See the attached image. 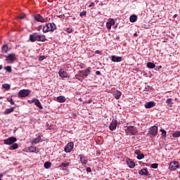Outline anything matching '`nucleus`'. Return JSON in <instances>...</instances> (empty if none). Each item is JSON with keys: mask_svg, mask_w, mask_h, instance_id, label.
Masks as SVG:
<instances>
[{"mask_svg": "<svg viewBox=\"0 0 180 180\" xmlns=\"http://www.w3.org/2000/svg\"><path fill=\"white\" fill-rule=\"evenodd\" d=\"M2 176H4V174H0V180H2Z\"/></svg>", "mask_w": 180, "mask_h": 180, "instance_id": "obj_49", "label": "nucleus"}, {"mask_svg": "<svg viewBox=\"0 0 180 180\" xmlns=\"http://www.w3.org/2000/svg\"><path fill=\"white\" fill-rule=\"evenodd\" d=\"M19 145L18 143H13L10 147L9 150H18Z\"/></svg>", "mask_w": 180, "mask_h": 180, "instance_id": "obj_30", "label": "nucleus"}, {"mask_svg": "<svg viewBox=\"0 0 180 180\" xmlns=\"http://www.w3.org/2000/svg\"><path fill=\"white\" fill-rule=\"evenodd\" d=\"M15 110V107H11L10 108L6 109L4 111V115H9L10 113H12Z\"/></svg>", "mask_w": 180, "mask_h": 180, "instance_id": "obj_25", "label": "nucleus"}, {"mask_svg": "<svg viewBox=\"0 0 180 180\" xmlns=\"http://www.w3.org/2000/svg\"><path fill=\"white\" fill-rule=\"evenodd\" d=\"M91 73V70L89 69H86L84 72L81 73V75L82 77V79L79 78V75H76L75 77L77 79H79V81H82L84 78H86L88 77V75Z\"/></svg>", "mask_w": 180, "mask_h": 180, "instance_id": "obj_7", "label": "nucleus"}, {"mask_svg": "<svg viewBox=\"0 0 180 180\" xmlns=\"http://www.w3.org/2000/svg\"><path fill=\"white\" fill-rule=\"evenodd\" d=\"M95 53H96V54H101V51L97 50L95 51Z\"/></svg>", "mask_w": 180, "mask_h": 180, "instance_id": "obj_47", "label": "nucleus"}, {"mask_svg": "<svg viewBox=\"0 0 180 180\" xmlns=\"http://www.w3.org/2000/svg\"><path fill=\"white\" fill-rule=\"evenodd\" d=\"M147 67H148V68H150L151 70H153V68H155V64H154L151 62H148L147 63Z\"/></svg>", "mask_w": 180, "mask_h": 180, "instance_id": "obj_32", "label": "nucleus"}, {"mask_svg": "<svg viewBox=\"0 0 180 180\" xmlns=\"http://www.w3.org/2000/svg\"><path fill=\"white\" fill-rule=\"evenodd\" d=\"M96 75H101V72L96 71Z\"/></svg>", "mask_w": 180, "mask_h": 180, "instance_id": "obj_48", "label": "nucleus"}, {"mask_svg": "<svg viewBox=\"0 0 180 180\" xmlns=\"http://www.w3.org/2000/svg\"><path fill=\"white\" fill-rule=\"evenodd\" d=\"M28 150L30 151V153H38L39 151H37V148L35 146H30L28 148Z\"/></svg>", "mask_w": 180, "mask_h": 180, "instance_id": "obj_27", "label": "nucleus"}, {"mask_svg": "<svg viewBox=\"0 0 180 180\" xmlns=\"http://www.w3.org/2000/svg\"><path fill=\"white\" fill-rule=\"evenodd\" d=\"M127 134H131V136H134L137 133V128H136L134 126H128L127 129Z\"/></svg>", "mask_w": 180, "mask_h": 180, "instance_id": "obj_5", "label": "nucleus"}, {"mask_svg": "<svg viewBox=\"0 0 180 180\" xmlns=\"http://www.w3.org/2000/svg\"><path fill=\"white\" fill-rule=\"evenodd\" d=\"M2 68H3L2 65H0V70H2Z\"/></svg>", "mask_w": 180, "mask_h": 180, "instance_id": "obj_52", "label": "nucleus"}, {"mask_svg": "<svg viewBox=\"0 0 180 180\" xmlns=\"http://www.w3.org/2000/svg\"><path fill=\"white\" fill-rule=\"evenodd\" d=\"M1 51L2 53H8V45L4 44L1 47Z\"/></svg>", "mask_w": 180, "mask_h": 180, "instance_id": "obj_31", "label": "nucleus"}, {"mask_svg": "<svg viewBox=\"0 0 180 180\" xmlns=\"http://www.w3.org/2000/svg\"><path fill=\"white\" fill-rule=\"evenodd\" d=\"M95 5V3L92 2L91 4H89V8H92Z\"/></svg>", "mask_w": 180, "mask_h": 180, "instance_id": "obj_46", "label": "nucleus"}, {"mask_svg": "<svg viewBox=\"0 0 180 180\" xmlns=\"http://www.w3.org/2000/svg\"><path fill=\"white\" fill-rule=\"evenodd\" d=\"M58 75L60 78H68V74L67 72L64 71L63 69H60L58 72Z\"/></svg>", "mask_w": 180, "mask_h": 180, "instance_id": "obj_15", "label": "nucleus"}, {"mask_svg": "<svg viewBox=\"0 0 180 180\" xmlns=\"http://www.w3.org/2000/svg\"><path fill=\"white\" fill-rule=\"evenodd\" d=\"M139 174L140 175H146V176H150V173L148 172V170H146V169H142L139 170Z\"/></svg>", "mask_w": 180, "mask_h": 180, "instance_id": "obj_21", "label": "nucleus"}, {"mask_svg": "<svg viewBox=\"0 0 180 180\" xmlns=\"http://www.w3.org/2000/svg\"><path fill=\"white\" fill-rule=\"evenodd\" d=\"M57 102H59V103H64L65 102V97L63 96H59L56 98Z\"/></svg>", "mask_w": 180, "mask_h": 180, "instance_id": "obj_24", "label": "nucleus"}, {"mask_svg": "<svg viewBox=\"0 0 180 180\" xmlns=\"http://www.w3.org/2000/svg\"><path fill=\"white\" fill-rule=\"evenodd\" d=\"M155 106V102L154 101H149L145 103V108L146 109H151V108H154Z\"/></svg>", "mask_w": 180, "mask_h": 180, "instance_id": "obj_17", "label": "nucleus"}, {"mask_svg": "<svg viewBox=\"0 0 180 180\" xmlns=\"http://www.w3.org/2000/svg\"><path fill=\"white\" fill-rule=\"evenodd\" d=\"M4 70H6V71H7V72H12V68L11 66L5 67Z\"/></svg>", "mask_w": 180, "mask_h": 180, "instance_id": "obj_36", "label": "nucleus"}, {"mask_svg": "<svg viewBox=\"0 0 180 180\" xmlns=\"http://www.w3.org/2000/svg\"><path fill=\"white\" fill-rule=\"evenodd\" d=\"M74 149V143L69 142L65 147L64 151L65 153H71Z\"/></svg>", "mask_w": 180, "mask_h": 180, "instance_id": "obj_8", "label": "nucleus"}, {"mask_svg": "<svg viewBox=\"0 0 180 180\" xmlns=\"http://www.w3.org/2000/svg\"><path fill=\"white\" fill-rule=\"evenodd\" d=\"M129 21L131 22V23H134V22L137 21V15H132L129 18Z\"/></svg>", "mask_w": 180, "mask_h": 180, "instance_id": "obj_28", "label": "nucleus"}, {"mask_svg": "<svg viewBox=\"0 0 180 180\" xmlns=\"http://www.w3.org/2000/svg\"><path fill=\"white\" fill-rule=\"evenodd\" d=\"M14 60H16V55L15 53H11L6 56V60L12 63Z\"/></svg>", "mask_w": 180, "mask_h": 180, "instance_id": "obj_14", "label": "nucleus"}, {"mask_svg": "<svg viewBox=\"0 0 180 180\" xmlns=\"http://www.w3.org/2000/svg\"><path fill=\"white\" fill-rule=\"evenodd\" d=\"M56 26L54 22H49L46 24L42 29L44 33H47L49 32H54L56 30Z\"/></svg>", "mask_w": 180, "mask_h": 180, "instance_id": "obj_2", "label": "nucleus"}, {"mask_svg": "<svg viewBox=\"0 0 180 180\" xmlns=\"http://www.w3.org/2000/svg\"><path fill=\"white\" fill-rule=\"evenodd\" d=\"M144 158V155L143 153H141L137 156V160H143Z\"/></svg>", "mask_w": 180, "mask_h": 180, "instance_id": "obj_40", "label": "nucleus"}, {"mask_svg": "<svg viewBox=\"0 0 180 180\" xmlns=\"http://www.w3.org/2000/svg\"><path fill=\"white\" fill-rule=\"evenodd\" d=\"M176 16H178L176 14V15H174V18H176Z\"/></svg>", "mask_w": 180, "mask_h": 180, "instance_id": "obj_55", "label": "nucleus"}, {"mask_svg": "<svg viewBox=\"0 0 180 180\" xmlns=\"http://www.w3.org/2000/svg\"><path fill=\"white\" fill-rule=\"evenodd\" d=\"M135 154L139 156L141 154V152L139 150H137L135 151Z\"/></svg>", "mask_w": 180, "mask_h": 180, "instance_id": "obj_44", "label": "nucleus"}, {"mask_svg": "<svg viewBox=\"0 0 180 180\" xmlns=\"http://www.w3.org/2000/svg\"><path fill=\"white\" fill-rule=\"evenodd\" d=\"M134 36H135V37H137V36H139V34H137V33H134Z\"/></svg>", "mask_w": 180, "mask_h": 180, "instance_id": "obj_50", "label": "nucleus"}, {"mask_svg": "<svg viewBox=\"0 0 180 180\" xmlns=\"http://www.w3.org/2000/svg\"><path fill=\"white\" fill-rule=\"evenodd\" d=\"M111 60L113 63H120V61H122V57L120 56H112Z\"/></svg>", "mask_w": 180, "mask_h": 180, "instance_id": "obj_20", "label": "nucleus"}, {"mask_svg": "<svg viewBox=\"0 0 180 180\" xmlns=\"http://www.w3.org/2000/svg\"><path fill=\"white\" fill-rule=\"evenodd\" d=\"M126 162L127 165H128L129 168H134V167H136V163L133 160H131V159H127L126 160Z\"/></svg>", "mask_w": 180, "mask_h": 180, "instance_id": "obj_18", "label": "nucleus"}, {"mask_svg": "<svg viewBox=\"0 0 180 180\" xmlns=\"http://www.w3.org/2000/svg\"><path fill=\"white\" fill-rule=\"evenodd\" d=\"M44 168H46V169H49V168H50V167H51V162H46L44 164Z\"/></svg>", "mask_w": 180, "mask_h": 180, "instance_id": "obj_34", "label": "nucleus"}, {"mask_svg": "<svg viewBox=\"0 0 180 180\" xmlns=\"http://www.w3.org/2000/svg\"><path fill=\"white\" fill-rule=\"evenodd\" d=\"M151 168H153L154 169H157V168H158V164H157V163L152 164Z\"/></svg>", "mask_w": 180, "mask_h": 180, "instance_id": "obj_39", "label": "nucleus"}, {"mask_svg": "<svg viewBox=\"0 0 180 180\" xmlns=\"http://www.w3.org/2000/svg\"><path fill=\"white\" fill-rule=\"evenodd\" d=\"M40 140H41V136H38L37 138L32 139L31 144H37L38 143H40Z\"/></svg>", "mask_w": 180, "mask_h": 180, "instance_id": "obj_22", "label": "nucleus"}, {"mask_svg": "<svg viewBox=\"0 0 180 180\" xmlns=\"http://www.w3.org/2000/svg\"><path fill=\"white\" fill-rule=\"evenodd\" d=\"M114 25H115V20L110 18L106 23V27L107 29H108V30H110V29H112V26H114Z\"/></svg>", "mask_w": 180, "mask_h": 180, "instance_id": "obj_12", "label": "nucleus"}, {"mask_svg": "<svg viewBox=\"0 0 180 180\" xmlns=\"http://www.w3.org/2000/svg\"><path fill=\"white\" fill-rule=\"evenodd\" d=\"M149 133L151 134V136H157V134H158V127L157 126L150 127Z\"/></svg>", "mask_w": 180, "mask_h": 180, "instance_id": "obj_10", "label": "nucleus"}, {"mask_svg": "<svg viewBox=\"0 0 180 180\" xmlns=\"http://www.w3.org/2000/svg\"><path fill=\"white\" fill-rule=\"evenodd\" d=\"M178 168H179V162L178 161L172 162L169 167L170 171H176Z\"/></svg>", "mask_w": 180, "mask_h": 180, "instance_id": "obj_6", "label": "nucleus"}, {"mask_svg": "<svg viewBox=\"0 0 180 180\" xmlns=\"http://www.w3.org/2000/svg\"><path fill=\"white\" fill-rule=\"evenodd\" d=\"M30 92H32V91H30V89L20 90L18 93V98H26L27 96H29Z\"/></svg>", "mask_w": 180, "mask_h": 180, "instance_id": "obj_3", "label": "nucleus"}, {"mask_svg": "<svg viewBox=\"0 0 180 180\" xmlns=\"http://www.w3.org/2000/svg\"><path fill=\"white\" fill-rule=\"evenodd\" d=\"M86 172H92V169H91V167H87L86 168Z\"/></svg>", "mask_w": 180, "mask_h": 180, "instance_id": "obj_45", "label": "nucleus"}, {"mask_svg": "<svg viewBox=\"0 0 180 180\" xmlns=\"http://www.w3.org/2000/svg\"><path fill=\"white\" fill-rule=\"evenodd\" d=\"M26 18V14L22 13L17 17V19H25Z\"/></svg>", "mask_w": 180, "mask_h": 180, "instance_id": "obj_35", "label": "nucleus"}, {"mask_svg": "<svg viewBox=\"0 0 180 180\" xmlns=\"http://www.w3.org/2000/svg\"><path fill=\"white\" fill-rule=\"evenodd\" d=\"M86 11H82L80 13V16H86Z\"/></svg>", "mask_w": 180, "mask_h": 180, "instance_id": "obj_43", "label": "nucleus"}, {"mask_svg": "<svg viewBox=\"0 0 180 180\" xmlns=\"http://www.w3.org/2000/svg\"><path fill=\"white\" fill-rule=\"evenodd\" d=\"M46 36L39 34L37 32H34L30 35V41L34 43V41H45Z\"/></svg>", "mask_w": 180, "mask_h": 180, "instance_id": "obj_1", "label": "nucleus"}, {"mask_svg": "<svg viewBox=\"0 0 180 180\" xmlns=\"http://www.w3.org/2000/svg\"><path fill=\"white\" fill-rule=\"evenodd\" d=\"M113 96L115 99H120V97L122 96V92H120V91H115L113 93Z\"/></svg>", "mask_w": 180, "mask_h": 180, "instance_id": "obj_23", "label": "nucleus"}, {"mask_svg": "<svg viewBox=\"0 0 180 180\" xmlns=\"http://www.w3.org/2000/svg\"><path fill=\"white\" fill-rule=\"evenodd\" d=\"M160 131L162 133L161 136L162 139H167V131L165 130L164 129H160Z\"/></svg>", "mask_w": 180, "mask_h": 180, "instance_id": "obj_29", "label": "nucleus"}, {"mask_svg": "<svg viewBox=\"0 0 180 180\" xmlns=\"http://www.w3.org/2000/svg\"><path fill=\"white\" fill-rule=\"evenodd\" d=\"M44 58H46V56H41L39 57V61H43V60H44Z\"/></svg>", "mask_w": 180, "mask_h": 180, "instance_id": "obj_42", "label": "nucleus"}, {"mask_svg": "<svg viewBox=\"0 0 180 180\" xmlns=\"http://www.w3.org/2000/svg\"><path fill=\"white\" fill-rule=\"evenodd\" d=\"M0 99H4V97L3 96H0Z\"/></svg>", "mask_w": 180, "mask_h": 180, "instance_id": "obj_53", "label": "nucleus"}, {"mask_svg": "<svg viewBox=\"0 0 180 180\" xmlns=\"http://www.w3.org/2000/svg\"><path fill=\"white\" fill-rule=\"evenodd\" d=\"M59 18H61V15H60Z\"/></svg>", "mask_w": 180, "mask_h": 180, "instance_id": "obj_57", "label": "nucleus"}, {"mask_svg": "<svg viewBox=\"0 0 180 180\" xmlns=\"http://www.w3.org/2000/svg\"><path fill=\"white\" fill-rule=\"evenodd\" d=\"M66 32L67 33H72V28L71 27L66 28Z\"/></svg>", "mask_w": 180, "mask_h": 180, "instance_id": "obj_41", "label": "nucleus"}, {"mask_svg": "<svg viewBox=\"0 0 180 180\" xmlns=\"http://www.w3.org/2000/svg\"><path fill=\"white\" fill-rule=\"evenodd\" d=\"M2 88H4V89H6V91H9V89H11V85L8 84H3Z\"/></svg>", "mask_w": 180, "mask_h": 180, "instance_id": "obj_33", "label": "nucleus"}, {"mask_svg": "<svg viewBox=\"0 0 180 180\" xmlns=\"http://www.w3.org/2000/svg\"><path fill=\"white\" fill-rule=\"evenodd\" d=\"M16 141H18V139H16V137L11 136L7 139H4V143L6 146H12L13 143H16Z\"/></svg>", "mask_w": 180, "mask_h": 180, "instance_id": "obj_4", "label": "nucleus"}, {"mask_svg": "<svg viewBox=\"0 0 180 180\" xmlns=\"http://www.w3.org/2000/svg\"><path fill=\"white\" fill-rule=\"evenodd\" d=\"M160 68H162V65L158 66V70H160Z\"/></svg>", "mask_w": 180, "mask_h": 180, "instance_id": "obj_51", "label": "nucleus"}, {"mask_svg": "<svg viewBox=\"0 0 180 180\" xmlns=\"http://www.w3.org/2000/svg\"><path fill=\"white\" fill-rule=\"evenodd\" d=\"M31 103H34L35 106H37V108H39V109H43L41 103H40V101L36 98H34L31 100Z\"/></svg>", "mask_w": 180, "mask_h": 180, "instance_id": "obj_9", "label": "nucleus"}, {"mask_svg": "<svg viewBox=\"0 0 180 180\" xmlns=\"http://www.w3.org/2000/svg\"><path fill=\"white\" fill-rule=\"evenodd\" d=\"M62 171H65V169L63 168V169H62Z\"/></svg>", "mask_w": 180, "mask_h": 180, "instance_id": "obj_54", "label": "nucleus"}, {"mask_svg": "<svg viewBox=\"0 0 180 180\" xmlns=\"http://www.w3.org/2000/svg\"><path fill=\"white\" fill-rule=\"evenodd\" d=\"M79 158L81 164H82L83 165H86V162H88V161L86 160V157H85V155H79Z\"/></svg>", "mask_w": 180, "mask_h": 180, "instance_id": "obj_19", "label": "nucleus"}, {"mask_svg": "<svg viewBox=\"0 0 180 180\" xmlns=\"http://www.w3.org/2000/svg\"><path fill=\"white\" fill-rule=\"evenodd\" d=\"M174 137H180V131H177L172 134Z\"/></svg>", "mask_w": 180, "mask_h": 180, "instance_id": "obj_37", "label": "nucleus"}, {"mask_svg": "<svg viewBox=\"0 0 180 180\" xmlns=\"http://www.w3.org/2000/svg\"><path fill=\"white\" fill-rule=\"evenodd\" d=\"M116 127H117V120H112V122L110 125V130H111V131H113V130H116Z\"/></svg>", "mask_w": 180, "mask_h": 180, "instance_id": "obj_13", "label": "nucleus"}, {"mask_svg": "<svg viewBox=\"0 0 180 180\" xmlns=\"http://www.w3.org/2000/svg\"><path fill=\"white\" fill-rule=\"evenodd\" d=\"M34 19L36 22H41V23H44V22H46V19L43 18V16H41L40 14H37L34 16Z\"/></svg>", "mask_w": 180, "mask_h": 180, "instance_id": "obj_11", "label": "nucleus"}, {"mask_svg": "<svg viewBox=\"0 0 180 180\" xmlns=\"http://www.w3.org/2000/svg\"><path fill=\"white\" fill-rule=\"evenodd\" d=\"M7 102H9L11 105H15V102L12 98H7Z\"/></svg>", "mask_w": 180, "mask_h": 180, "instance_id": "obj_38", "label": "nucleus"}, {"mask_svg": "<svg viewBox=\"0 0 180 180\" xmlns=\"http://www.w3.org/2000/svg\"><path fill=\"white\" fill-rule=\"evenodd\" d=\"M105 180H109V179H105Z\"/></svg>", "mask_w": 180, "mask_h": 180, "instance_id": "obj_56", "label": "nucleus"}, {"mask_svg": "<svg viewBox=\"0 0 180 180\" xmlns=\"http://www.w3.org/2000/svg\"><path fill=\"white\" fill-rule=\"evenodd\" d=\"M166 104L167 106H169V108H172V105H174V102H172V98H167L166 100Z\"/></svg>", "mask_w": 180, "mask_h": 180, "instance_id": "obj_26", "label": "nucleus"}, {"mask_svg": "<svg viewBox=\"0 0 180 180\" xmlns=\"http://www.w3.org/2000/svg\"><path fill=\"white\" fill-rule=\"evenodd\" d=\"M71 165V160H67L65 162H62L61 165L59 166L60 168L63 167V168H67V167H70Z\"/></svg>", "mask_w": 180, "mask_h": 180, "instance_id": "obj_16", "label": "nucleus"}]
</instances>
